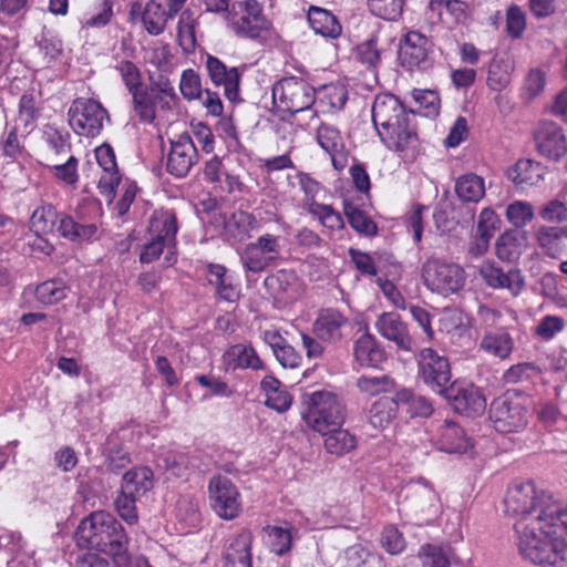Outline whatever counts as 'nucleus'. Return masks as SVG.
Here are the masks:
<instances>
[{"label":"nucleus","instance_id":"1","mask_svg":"<svg viewBox=\"0 0 567 567\" xmlns=\"http://www.w3.org/2000/svg\"><path fill=\"white\" fill-rule=\"evenodd\" d=\"M516 516L514 530L520 554L533 564L558 566L567 560V507L534 482H514L504 501Z\"/></svg>","mask_w":567,"mask_h":567},{"label":"nucleus","instance_id":"2","mask_svg":"<svg viewBox=\"0 0 567 567\" xmlns=\"http://www.w3.org/2000/svg\"><path fill=\"white\" fill-rule=\"evenodd\" d=\"M75 538L80 547L112 556L115 567H152L145 557L127 555V535L122 524L107 512L96 511L83 518Z\"/></svg>","mask_w":567,"mask_h":567},{"label":"nucleus","instance_id":"3","mask_svg":"<svg viewBox=\"0 0 567 567\" xmlns=\"http://www.w3.org/2000/svg\"><path fill=\"white\" fill-rule=\"evenodd\" d=\"M415 114L409 113L393 94L378 95L372 105V121L385 146L394 152L413 148L417 134L413 120Z\"/></svg>","mask_w":567,"mask_h":567},{"label":"nucleus","instance_id":"4","mask_svg":"<svg viewBox=\"0 0 567 567\" xmlns=\"http://www.w3.org/2000/svg\"><path fill=\"white\" fill-rule=\"evenodd\" d=\"M307 410L302 413L306 423L319 433L341 426L346 420L343 401L330 391H315L308 395Z\"/></svg>","mask_w":567,"mask_h":567},{"label":"nucleus","instance_id":"5","mask_svg":"<svg viewBox=\"0 0 567 567\" xmlns=\"http://www.w3.org/2000/svg\"><path fill=\"white\" fill-rule=\"evenodd\" d=\"M421 278L430 291L443 297L458 293L466 282L465 270L460 265L436 257L423 262Z\"/></svg>","mask_w":567,"mask_h":567},{"label":"nucleus","instance_id":"6","mask_svg":"<svg viewBox=\"0 0 567 567\" xmlns=\"http://www.w3.org/2000/svg\"><path fill=\"white\" fill-rule=\"evenodd\" d=\"M527 398L516 391H506L494 399L489 406V420L501 433H515L524 430L528 423Z\"/></svg>","mask_w":567,"mask_h":567},{"label":"nucleus","instance_id":"7","mask_svg":"<svg viewBox=\"0 0 567 567\" xmlns=\"http://www.w3.org/2000/svg\"><path fill=\"white\" fill-rule=\"evenodd\" d=\"M177 229V219L174 213L168 210L154 213L148 226L151 239L144 245L140 260L144 264L153 262L166 249V259L167 262H171L169 255L174 254Z\"/></svg>","mask_w":567,"mask_h":567},{"label":"nucleus","instance_id":"8","mask_svg":"<svg viewBox=\"0 0 567 567\" xmlns=\"http://www.w3.org/2000/svg\"><path fill=\"white\" fill-rule=\"evenodd\" d=\"M272 101L278 110L297 114L317 101V91L302 78L285 76L272 85Z\"/></svg>","mask_w":567,"mask_h":567},{"label":"nucleus","instance_id":"9","mask_svg":"<svg viewBox=\"0 0 567 567\" xmlns=\"http://www.w3.org/2000/svg\"><path fill=\"white\" fill-rule=\"evenodd\" d=\"M228 21L238 37L260 39L270 28V21L262 13L257 0H244L233 3L228 12Z\"/></svg>","mask_w":567,"mask_h":567},{"label":"nucleus","instance_id":"10","mask_svg":"<svg viewBox=\"0 0 567 567\" xmlns=\"http://www.w3.org/2000/svg\"><path fill=\"white\" fill-rule=\"evenodd\" d=\"M208 499L213 512L221 519L233 520L243 512L241 495L226 476H213L208 483Z\"/></svg>","mask_w":567,"mask_h":567},{"label":"nucleus","instance_id":"11","mask_svg":"<svg viewBox=\"0 0 567 567\" xmlns=\"http://www.w3.org/2000/svg\"><path fill=\"white\" fill-rule=\"evenodd\" d=\"M69 124L75 134L94 137L103 128L104 120L109 114L101 103L92 99H75L68 112Z\"/></svg>","mask_w":567,"mask_h":567},{"label":"nucleus","instance_id":"12","mask_svg":"<svg viewBox=\"0 0 567 567\" xmlns=\"http://www.w3.org/2000/svg\"><path fill=\"white\" fill-rule=\"evenodd\" d=\"M240 262L248 272L259 274L280 258V238L265 234L247 244L239 254Z\"/></svg>","mask_w":567,"mask_h":567},{"label":"nucleus","instance_id":"13","mask_svg":"<svg viewBox=\"0 0 567 567\" xmlns=\"http://www.w3.org/2000/svg\"><path fill=\"white\" fill-rule=\"evenodd\" d=\"M419 375L432 390L443 395L451 386V367L447 358L440 355L432 348L420 351Z\"/></svg>","mask_w":567,"mask_h":567},{"label":"nucleus","instance_id":"14","mask_svg":"<svg viewBox=\"0 0 567 567\" xmlns=\"http://www.w3.org/2000/svg\"><path fill=\"white\" fill-rule=\"evenodd\" d=\"M478 275L487 287L506 289L513 297H517L525 286V278L519 269L511 268L504 271L491 260H485L480 265Z\"/></svg>","mask_w":567,"mask_h":567},{"label":"nucleus","instance_id":"15","mask_svg":"<svg viewBox=\"0 0 567 567\" xmlns=\"http://www.w3.org/2000/svg\"><path fill=\"white\" fill-rule=\"evenodd\" d=\"M374 326L382 338L394 343L396 350L403 352H413L415 350L416 343L409 331L408 323L398 313H381Z\"/></svg>","mask_w":567,"mask_h":567},{"label":"nucleus","instance_id":"16","mask_svg":"<svg viewBox=\"0 0 567 567\" xmlns=\"http://www.w3.org/2000/svg\"><path fill=\"white\" fill-rule=\"evenodd\" d=\"M349 319L338 309H321L312 324L313 336L322 342L336 344L343 338Z\"/></svg>","mask_w":567,"mask_h":567},{"label":"nucleus","instance_id":"17","mask_svg":"<svg viewBox=\"0 0 567 567\" xmlns=\"http://www.w3.org/2000/svg\"><path fill=\"white\" fill-rule=\"evenodd\" d=\"M197 161L198 153L192 137L188 134H183L177 141L172 142L166 169L169 174L181 178L189 173Z\"/></svg>","mask_w":567,"mask_h":567},{"label":"nucleus","instance_id":"18","mask_svg":"<svg viewBox=\"0 0 567 567\" xmlns=\"http://www.w3.org/2000/svg\"><path fill=\"white\" fill-rule=\"evenodd\" d=\"M456 412L467 416L481 415L486 409V400L481 390L474 385L457 386L451 384L443 394Z\"/></svg>","mask_w":567,"mask_h":567},{"label":"nucleus","instance_id":"19","mask_svg":"<svg viewBox=\"0 0 567 567\" xmlns=\"http://www.w3.org/2000/svg\"><path fill=\"white\" fill-rule=\"evenodd\" d=\"M205 68L216 86L224 87V94L230 102L239 100L240 73L237 68H227L218 58L207 54Z\"/></svg>","mask_w":567,"mask_h":567},{"label":"nucleus","instance_id":"20","mask_svg":"<svg viewBox=\"0 0 567 567\" xmlns=\"http://www.w3.org/2000/svg\"><path fill=\"white\" fill-rule=\"evenodd\" d=\"M535 141L538 151L550 159L558 161L567 152L564 132L555 122H542L536 130Z\"/></svg>","mask_w":567,"mask_h":567},{"label":"nucleus","instance_id":"21","mask_svg":"<svg viewBox=\"0 0 567 567\" xmlns=\"http://www.w3.org/2000/svg\"><path fill=\"white\" fill-rule=\"evenodd\" d=\"M427 39L417 31H410L405 34L400 47V60L403 66L413 69H426L430 65L427 56Z\"/></svg>","mask_w":567,"mask_h":567},{"label":"nucleus","instance_id":"22","mask_svg":"<svg viewBox=\"0 0 567 567\" xmlns=\"http://www.w3.org/2000/svg\"><path fill=\"white\" fill-rule=\"evenodd\" d=\"M317 141L330 155L333 167L342 171L348 164V156L339 130L329 124H321L317 130Z\"/></svg>","mask_w":567,"mask_h":567},{"label":"nucleus","instance_id":"23","mask_svg":"<svg viewBox=\"0 0 567 567\" xmlns=\"http://www.w3.org/2000/svg\"><path fill=\"white\" fill-rule=\"evenodd\" d=\"M252 534L244 529L231 537L224 551V567H252L251 566Z\"/></svg>","mask_w":567,"mask_h":567},{"label":"nucleus","instance_id":"24","mask_svg":"<svg viewBox=\"0 0 567 567\" xmlns=\"http://www.w3.org/2000/svg\"><path fill=\"white\" fill-rule=\"evenodd\" d=\"M435 440L439 449L447 453H465L472 446L464 430L447 420L437 427Z\"/></svg>","mask_w":567,"mask_h":567},{"label":"nucleus","instance_id":"25","mask_svg":"<svg viewBox=\"0 0 567 567\" xmlns=\"http://www.w3.org/2000/svg\"><path fill=\"white\" fill-rule=\"evenodd\" d=\"M223 359L228 368L234 370L251 369L254 371H259L265 369V363L251 344H234L227 349Z\"/></svg>","mask_w":567,"mask_h":567},{"label":"nucleus","instance_id":"26","mask_svg":"<svg viewBox=\"0 0 567 567\" xmlns=\"http://www.w3.org/2000/svg\"><path fill=\"white\" fill-rule=\"evenodd\" d=\"M307 19L315 33L326 39H338L342 33V25L338 18L327 9L311 6Z\"/></svg>","mask_w":567,"mask_h":567},{"label":"nucleus","instance_id":"27","mask_svg":"<svg viewBox=\"0 0 567 567\" xmlns=\"http://www.w3.org/2000/svg\"><path fill=\"white\" fill-rule=\"evenodd\" d=\"M536 241L543 252L550 258H558L566 248L567 225L564 227L543 225L536 234Z\"/></svg>","mask_w":567,"mask_h":567},{"label":"nucleus","instance_id":"28","mask_svg":"<svg viewBox=\"0 0 567 567\" xmlns=\"http://www.w3.org/2000/svg\"><path fill=\"white\" fill-rule=\"evenodd\" d=\"M527 245L525 233L511 229L503 233L495 243V254L498 259L507 262L516 261Z\"/></svg>","mask_w":567,"mask_h":567},{"label":"nucleus","instance_id":"29","mask_svg":"<svg viewBox=\"0 0 567 567\" xmlns=\"http://www.w3.org/2000/svg\"><path fill=\"white\" fill-rule=\"evenodd\" d=\"M154 487V474L150 467H134L127 471L121 483V491L126 495L142 498Z\"/></svg>","mask_w":567,"mask_h":567},{"label":"nucleus","instance_id":"30","mask_svg":"<svg viewBox=\"0 0 567 567\" xmlns=\"http://www.w3.org/2000/svg\"><path fill=\"white\" fill-rule=\"evenodd\" d=\"M545 175V167L532 159H519L507 172L508 178L518 186L537 185Z\"/></svg>","mask_w":567,"mask_h":567},{"label":"nucleus","instance_id":"31","mask_svg":"<svg viewBox=\"0 0 567 567\" xmlns=\"http://www.w3.org/2000/svg\"><path fill=\"white\" fill-rule=\"evenodd\" d=\"M396 403L404 408L405 413L411 417H429L434 412L432 402L423 395L414 393L408 388L395 392Z\"/></svg>","mask_w":567,"mask_h":567},{"label":"nucleus","instance_id":"32","mask_svg":"<svg viewBox=\"0 0 567 567\" xmlns=\"http://www.w3.org/2000/svg\"><path fill=\"white\" fill-rule=\"evenodd\" d=\"M399 404L396 395L382 396L374 401L369 410V423L378 430H384L396 419Z\"/></svg>","mask_w":567,"mask_h":567},{"label":"nucleus","instance_id":"33","mask_svg":"<svg viewBox=\"0 0 567 567\" xmlns=\"http://www.w3.org/2000/svg\"><path fill=\"white\" fill-rule=\"evenodd\" d=\"M132 95L133 111L140 121L152 123L156 117L157 96L147 85H142L130 92Z\"/></svg>","mask_w":567,"mask_h":567},{"label":"nucleus","instance_id":"34","mask_svg":"<svg viewBox=\"0 0 567 567\" xmlns=\"http://www.w3.org/2000/svg\"><path fill=\"white\" fill-rule=\"evenodd\" d=\"M354 357L361 365L375 367L384 360V351L377 344L375 338L365 332L354 343Z\"/></svg>","mask_w":567,"mask_h":567},{"label":"nucleus","instance_id":"35","mask_svg":"<svg viewBox=\"0 0 567 567\" xmlns=\"http://www.w3.org/2000/svg\"><path fill=\"white\" fill-rule=\"evenodd\" d=\"M339 567H380V557L362 544L348 547L338 560Z\"/></svg>","mask_w":567,"mask_h":567},{"label":"nucleus","instance_id":"36","mask_svg":"<svg viewBox=\"0 0 567 567\" xmlns=\"http://www.w3.org/2000/svg\"><path fill=\"white\" fill-rule=\"evenodd\" d=\"M455 193L463 203H478L485 195L484 179L476 174H465L455 182Z\"/></svg>","mask_w":567,"mask_h":567},{"label":"nucleus","instance_id":"37","mask_svg":"<svg viewBox=\"0 0 567 567\" xmlns=\"http://www.w3.org/2000/svg\"><path fill=\"white\" fill-rule=\"evenodd\" d=\"M480 348L488 354L504 360L513 350V340L504 330L488 331L482 337Z\"/></svg>","mask_w":567,"mask_h":567},{"label":"nucleus","instance_id":"38","mask_svg":"<svg viewBox=\"0 0 567 567\" xmlns=\"http://www.w3.org/2000/svg\"><path fill=\"white\" fill-rule=\"evenodd\" d=\"M324 439V449L328 453L341 456L357 446V439L348 430L336 426L327 433H320Z\"/></svg>","mask_w":567,"mask_h":567},{"label":"nucleus","instance_id":"39","mask_svg":"<svg viewBox=\"0 0 567 567\" xmlns=\"http://www.w3.org/2000/svg\"><path fill=\"white\" fill-rule=\"evenodd\" d=\"M173 19L163 6L155 0H150L142 12V21L146 31L152 35L164 32L166 23Z\"/></svg>","mask_w":567,"mask_h":567},{"label":"nucleus","instance_id":"40","mask_svg":"<svg viewBox=\"0 0 567 567\" xmlns=\"http://www.w3.org/2000/svg\"><path fill=\"white\" fill-rule=\"evenodd\" d=\"M58 223L56 229L59 234L73 241L89 240L97 231V227L94 224L81 225L68 215L60 216Z\"/></svg>","mask_w":567,"mask_h":567},{"label":"nucleus","instance_id":"41","mask_svg":"<svg viewBox=\"0 0 567 567\" xmlns=\"http://www.w3.org/2000/svg\"><path fill=\"white\" fill-rule=\"evenodd\" d=\"M198 22L194 12L189 9L184 10L178 20L177 38L181 48L185 53H192L196 49V27Z\"/></svg>","mask_w":567,"mask_h":567},{"label":"nucleus","instance_id":"42","mask_svg":"<svg viewBox=\"0 0 567 567\" xmlns=\"http://www.w3.org/2000/svg\"><path fill=\"white\" fill-rule=\"evenodd\" d=\"M69 287L61 279L47 280L34 289L35 298L44 306L60 302L68 296Z\"/></svg>","mask_w":567,"mask_h":567},{"label":"nucleus","instance_id":"43","mask_svg":"<svg viewBox=\"0 0 567 567\" xmlns=\"http://www.w3.org/2000/svg\"><path fill=\"white\" fill-rule=\"evenodd\" d=\"M317 100L329 112L340 111L348 100V92L343 85L328 84L319 89Z\"/></svg>","mask_w":567,"mask_h":567},{"label":"nucleus","instance_id":"44","mask_svg":"<svg viewBox=\"0 0 567 567\" xmlns=\"http://www.w3.org/2000/svg\"><path fill=\"white\" fill-rule=\"evenodd\" d=\"M343 213L349 225L359 234L374 236L378 233L377 224L361 209L351 203L344 202Z\"/></svg>","mask_w":567,"mask_h":567},{"label":"nucleus","instance_id":"45","mask_svg":"<svg viewBox=\"0 0 567 567\" xmlns=\"http://www.w3.org/2000/svg\"><path fill=\"white\" fill-rule=\"evenodd\" d=\"M60 215L52 205H42L38 207L30 218L31 228L37 234L53 233Z\"/></svg>","mask_w":567,"mask_h":567},{"label":"nucleus","instance_id":"46","mask_svg":"<svg viewBox=\"0 0 567 567\" xmlns=\"http://www.w3.org/2000/svg\"><path fill=\"white\" fill-rule=\"evenodd\" d=\"M357 388L360 392L370 396L388 393L394 390L395 382L386 374L382 375H361L357 380Z\"/></svg>","mask_w":567,"mask_h":567},{"label":"nucleus","instance_id":"47","mask_svg":"<svg viewBox=\"0 0 567 567\" xmlns=\"http://www.w3.org/2000/svg\"><path fill=\"white\" fill-rule=\"evenodd\" d=\"M404 7V0H368L370 12L384 20H398Z\"/></svg>","mask_w":567,"mask_h":567},{"label":"nucleus","instance_id":"48","mask_svg":"<svg viewBox=\"0 0 567 567\" xmlns=\"http://www.w3.org/2000/svg\"><path fill=\"white\" fill-rule=\"evenodd\" d=\"M534 207L528 202L516 200L506 208V218L514 227L523 228L534 218Z\"/></svg>","mask_w":567,"mask_h":567},{"label":"nucleus","instance_id":"49","mask_svg":"<svg viewBox=\"0 0 567 567\" xmlns=\"http://www.w3.org/2000/svg\"><path fill=\"white\" fill-rule=\"evenodd\" d=\"M78 165L79 161L73 155H69L65 162L48 164L53 171L54 177L69 186L75 185L79 181Z\"/></svg>","mask_w":567,"mask_h":567},{"label":"nucleus","instance_id":"50","mask_svg":"<svg viewBox=\"0 0 567 567\" xmlns=\"http://www.w3.org/2000/svg\"><path fill=\"white\" fill-rule=\"evenodd\" d=\"M417 558L422 567H450V559L440 546L424 544L420 547Z\"/></svg>","mask_w":567,"mask_h":567},{"label":"nucleus","instance_id":"51","mask_svg":"<svg viewBox=\"0 0 567 567\" xmlns=\"http://www.w3.org/2000/svg\"><path fill=\"white\" fill-rule=\"evenodd\" d=\"M309 214L319 219L322 226L329 229H340L343 227V219L331 206L311 202L309 204Z\"/></svg>","mask_w":567,"mask_h":567},{"label":"nucleus","instance_id":"52","mask_svg":"<svg viewBox=\"0 0 567 567\" xmlns=\"http://www.w3.org/2000/svg\"><path fill=\"white\" fill-rule=\"evenodd\" d=\"M265 530L267 532L270 538V547L271 550L278 555L284 556L291 549L292 545V534L291 529L282 528L279 526H266Z\"/></svg>","mask_w":567,"mask_h":567},{"label":"nucleus","instance_id":"53","mask_svg":"<svg viewBox=\"0 0 567 567\" xmlns=\"http://www.w3.org/2000/svg\"><path fill=\"white\" fill-rule=\"evenodd\" d=\"M179 90L184 99L192 101L203 97L202 80L193 69L184 70L181 76Z\"/></svg>","mask_w":567,"mask_h":567},{"label":"nucleus","instance_id":"54","mask_svg":"<svg viewBox=\"0 0 567 567\" xmlns=\"http://www.w3.org/2000/svg\"><path fill=\"white\" fill-rule=\"evenodd\" d=\"M140 499L141 498L138 497L128 494L126 495L125 492L120 491L117 497L114 501L117 514L130 525H133L138 520L136 502Z\"/></svg>","mask_w":567,"mask_h":567},{"label":"nucleus","instance_id":"55","mask_svg":"<svg viewBox=\"0 0 567 567\" xmlns=\"http://www.w3.org/2000/svg\"><path fill=\"white\" fill-rule=\"evenodd\" d=\"M538 215L548 224H564L567 221V205L557 198L550 199L539 208Z\"/></svg>","mask_w":567,"mask_h":567},{"label":"nucleus","instance_id":"56","mask_svg":"<svg viewBox=\"0 0 567 567\" xmlns=\"http://www.w3.org/2000/svg\"><path fill=\"white\" fill-rule=\"evenodd\" d=\"M511 82L508 66L503 60H493L487 75V85L493 91L505 89Z\"/></svg>","mask_w":567,"mask_h":567},{"label":"nucleus","instance_id":"57","mask_svg":"<svg viewBox=\"0 0 567 567\" xmlns=\"http://www.w3.org/2000/svg\"><path fill=\"white\" fill-rule=\"evenodd\" d=\"M526 29V14L516 4L506 10V31L513 39H519Z\"/></svg>","mask_w":567,"mask_h":567},{"label":"nucleus","instance_id":"58","mask_svg":"<svg viewBox=\"0 0 567 567\" xmlns=\"http://www.w3.org/2000/svg\"><path fill=\"white\" fill-rule=\"evenodd\" d=\"M147 87H151L155 93L162 109H171L172 103L177 100L174 86L167 78L159 76L157 81L151 83Z\"/></svg>","mask_w":567,"mask_h":567},{"label":"nucleus","instance_id":"59","mask_svg":"<svg viewBox=\"0 0 567 567\" xmlns=\"http://www.w3.org/2000/svg\"><path fill=\"white\" fill-rule=\"evenodd\" d=\"M357 56L359 61L370 69H374L380 63V50L375 37H371L367 41L357 47Z\"/></svg>","mask_w":567,"mask_h":567},{"label":"nucleus","instance_id":"60","mask_svg":"<svg viewBox=\"0 0 567 567\" xmlns=\"http://www.w3.org/2000/svg\"><path fill=\"white\" fill-rule=\"evenodd\" d=\"M39 117L38 101L33 93H24L19 103V121L25 127L31 126Z\"/></svg>","mask_w":567,"mask_h":567},{"label":"nucleus","instance_id":"61","mask_svg":"<svg viewBox=\"0 0 567 567\" xmlns=\"http://www.w3.org/2000/svg\"><path fill=\"white\" fill-rule=\"evenodd\" d=\"M116 70L120 73L128 92L136 90L144 85L142 82V74L138 68L131 61H121L116 65Z\"/></svg>","mask_w":567,"mask_h":567},{"label":"nucleus","instance_id":"62","mask_svg":"<svg viewBox=\"0 0 567 567\" xmlns=\"http://www.w3.org/2000/svg\"><path fill=\"white\" fill-rule=\"evenodd\" d=\"M382 547L391 555L400 554L405 547L403 534L394 526H386L381 535Z\"/></svg>","mask_w":567,"mask_h":567},{"label":"nucleus","instance_id":"63","mask_svg":"<svg viewBox=\"0 0 567 567\" xmlns=\"http://www.w3.org/2000/svg\"><path fill=\"white\" fill-rule=\"evenodd\" d=\"M565 327V320L558 316H545L536 327V334L544 340H550Z\"/></svg>","mask_w":567,"mask_h":567},{"label":"nucleus","instance_id":"64","mask_svg":"<svg viewBox=\"0 0 567 567\" xmlns=\"http://www.w3.org/2000/svg\"><path fill=\"white\" fill-rule=\"evenodd\" d=\"M546 85V75L538 69L530 70L524 84V94L528 100L539 95Z\"/></svg>","mask_w":567,"mask_h":567}]
</instances>
